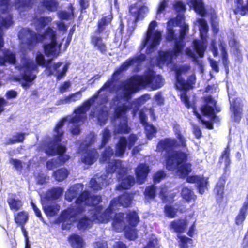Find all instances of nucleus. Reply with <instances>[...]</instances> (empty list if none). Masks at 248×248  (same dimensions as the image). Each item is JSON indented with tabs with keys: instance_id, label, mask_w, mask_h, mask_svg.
Returning a JSON list of instances; mask_svg holds the SVG:
<instances>
[{
	"instance_id": "nucleus-57",
	"label": "nucleus",
	"mask_w": 248,
	"mask_h": 248,
	"mask_svg": "<svg viewBox=\"0 0 248 248\" xmlns=\"http://www.w3.org/2000/svg\"><path fill=\"white\" fill-rule=\"evenodd\" d=\"M180 97L181 100L185 103L186 107L187 108H189L190 104L188 96L186 95V92L184 91L182 92L180 95Z\"/></svg>"
},
{
	"instance_id": "nucleus-52",
	"label": "nucleus",
	"mask_w": 248,
	"mask_h": 248,
	"mask_svg": "<svg viewBox=\"0 0 248 248\" xmlns=\"http://www.w3.org/2000/svg\"><path fill=\"white\" fill-rule=\"evenodd\" d=\"M174 7L177 12L183 13L185 11V5L181 1H176L174 4Z\"/></svg>"
},
{
	"instance_id": "nucleus-61",
	"label": "nucleus",
	"mask_w": 248,
	"mask_h": 248,
	"mask_svg": "<svg viewBox=\"0 0 248 248\" xmlns=\"http://www.w3.org/2000/svg\"><path fill=\"white\" fill-rule=\"evenodd\" d=\"M154 99L157 104L159 105H161L163 104L164 98L159 93H157L154 96Z\"/></svg>"
},
{
	"instance_id": "nucleus-56",
	"label": "nucleus",
	"mask_w": 248,
	"mask_h": 248,
	"mask_svg": "<svg viewBox=\"0 0 248 248\" xmlns=\"http://www.w3.org/2000/svg\"><path fill=\"white\" fill-rule=\"evenodd\" d=\"M10 162L17 170H20L22 168V162L20 160L15 159H11Z\"/></svg>"
},
{
	"instance_id": "nucleus-64",
	"label": "nucleus",
	"mask_w": 248,
	"mask_h": 248,
	"mask_svg": "<svg viewBox=\"0 0 248 248\" xmlns=\"http://www.w3.org/2000/svg\"><path fill=\"white\" fill-rule=\"evenodd\" d=\"M173 132H174L176 137L179 136V135H183L181 132L180 126L178 124H173Z\"/></svg>"
},
{
	"instance_id": "nucleus-9",
	"label": "nucleus",
	"mask_w": 248,
	"mask_h": 248,
	"mask_svg": "<svg viewBox=\"0 0 248 248\" xmlns=\"http://www.w3.org/2000/svg\"><path fill=\"white\" fill-rule=\"evenodd\" d=\"M112 225L117 232L124 231L125 237L129 240H134L138 237V230L136 227L140 222V217L136 210H129L124 213L120 212L112 215Z\"/></svg>"
},
{
	"instance_id": "nucleus-28",
	"label": "nucleus",
	"mask_w": 248,
	"mask_h": 248,
	"mask_svg": "<svg viewBox=\"0 0 248 248\" xmlns=\"http://www.w3.org/2000/svg\"><path fill=\"white\" fill-rule=\"evenodd\" d=\"M248 214V202H244L238 214L235 218V223L237 226H243L244 221Z\"/></svg>"
},
{
	"instance_id": "nucleus-8",
	"label": "nucleus",
	"mask_w": 248,
	"mask_h": 248,
	"mask_svg": "<svg viewBox=\"0 0 248 248\" xmlns=\"http://www.w3.org/2000/svg\"><path fill=\"white\" fill-rule=\"evenodd\" d=\"M164 84V79L162 76L156 75L152 70L145 71L141 76L135 75L124 81L122 84L124 100L126 101L131 97V95L139 90L140 87H149L152 90L162 87Z\"/></svg>"
},
{
	"instance_id": "nucleus-53",
	"label": "nucleus",
	"mask_w": 248,
	"mask_h": 248,
	"mask_svg": "<svg viewBox=\"0 0 248 248\" xmlns=\"http://www.w3.org/2000/svg\"><path fill=\"white\" fill-rule=\"evenodd\" d=\"M10 209L16 212L20 209L23 206L22 202H8Z\"/></svg>"
},
{
	"instance_id": "nucleus-41",
	"label": "nucleus",
	"mask_w": 248,
	"mask_h": 248,
	"mask_svg": "<svg viewBox=\"0 0 248 248\" xmlns=\"http://www.w3.org/2000/svg\"><path fill=\"white\" fill-rule=\"evenodd\" d=\"M42 5L48 11L54 12L57 10L58 3L56 0H44L42 2Z\"/></svg>"
},
{
	"instance_id": "nucleus-26",
	"label": "nucleus",
	"mask_w": 248,
	"mask_h": 248,
	"mask_svg": "<svg viewBox=\"0 0 248 248\" xmlns=\"http://www.w3.org/2000/svg\"><path fill=\"white\" fill-rule=\"evenodd\" d=\"M101 35L94 33L91 36V43L94 48L98 49L101 52H105L106 50V44L103 42Z\"/></svg>"
},
{
	"instance_id": "nucleus-47",
	"label": "nucleus",
	"mask_w": 248,
	"mask_h": 248,
	"mask_svg": "<svg viewBox=\"0 0 248 248\" xmlns=\"http://www.w3.org/2000/svg\"><path fill=\"white\" fill-rule=\"evenodd\" d=\"M110 132L108 128H105L102 132V141L101 147L104 146L110 138Z\"/></svg>"
},
{
	"instance_id": "nucleus-2",
	"label": "nucleus",
	"mask_w": 248,
	"mask_h": 248,
	"mask_svg": "<svg viewBox=\"0 0 248 248\" xmlns=\"http://www.w3.org/2000/svg\"><path fill=\"white\" fill-rule=\"evenodd\" d=\"M18 37L21 41V56L20 63L16 66L19 71L20 76L24 82L21 83L22 86L28 89L31 83L36 78L38 73V65L44 66L46 60L44 56L40 52L36 54L35 62L24 55L26 50L33 49L38 42H44L50 40V42L43 45L46 55L50 58H57L60 53L61 43L58 44L56 42V32L50 27H48L43 34H37L28 28L21 29L19 33Z\"/></svg>"
},
{
	"instance_id": "nucleus-49",
	"label": "nucleus",
	"mask_w": 248,
	"mask_h": 248,
	"mask_svg": "<svg viewBox=\"0 0 248 248\" xmlns=\"http://www.w3.org/2000/svg\"><path fill=\"white\" fill-rule=\"evenodd\" d=\"M230 149L228 146L223 151L221 155V160H224L226 167H227L230 163Z\"/></svg>"
},
{
	"instance_id": "nucleus-44",
	"label": "nucleus",
	"mask_w": 248,
	"mask_h": 248,
	"mask_svg": "<svg viewBox=\"0 0 248 248\" xmlns=\"http://www.w3.org/2000/svg\"><path fill=\"white\" fill-rule=\"evenodd\" d=\"M25 138V134L16 133L12 138L9 139L8 143L10 144L15 143L16 142H22Z\"/></svg>"
},
{
	"instance_id": "nucleus-22",
	"label": "nucleus",
	"mask_w": 248,
	"mask_h": 248,
	"mask_svg": "<svg viewBox=\"0 0 248 248\" xmlns=\"http://www.w3.org/2000/svg\"><path fill=\"white\" fill-rule=\"evenodd\" d=\"M13 24L12 16L10 15L0 17V49L3 45L4 30H7Z\"/></svg>"
},
{
	"instance_id": "nucleus-43",
	"label": "nucleus",
	"mask_w": 248,
	"mask_h": 248,
	"mask_svg": "<svg viewBox=\"0 0 248 248\" xmlns=\"http://www.w3.org/2000/svg\"><path fill=\"white\" fill-rule=\"evenodd\" d=\"M70 9L71 10V12H68L64 11H60L58 13V15L59 17L61 19H65V20H69L73 18L74 15H73V8L72 7V4L70 5Z\"/></svg>"
},
{
	"instance_id": "nucleus-58",
	"label": "nucleus",
	"mask_w": 248,
	"mask_h": 248,
	"mask_svg": "<svg viewBox=\"0 0 248 248\" xmlns=\"http://www.w3.org/2000/svg\"><path fill=\"white\" fill-rule=\"evenodd\" d=\"M17 93L15 90H11L7 91L6 93V97L7 99H14L16 97Z\"/></svg>"
},
{
	"instance_id": "nucleus-32",
	"label": "nucleus",
	"mask_w": 248,
	"mask_h": 248,
	"mask_svg": "<svg viewBox=\"0 0 248 248\" xmlns=\"http://www.w3.org/2000/svg\"><path fill=\"white\" fill-rule=\"evenodd\" d=\"M230 102L231 104L230 109L233 113L234 120L236 122H239L241 119L242 106L237 99L233 102L230 100Z\"/></svg>"
},
{
	"instance_id": "nucleus-11",
	"label": "nucleus",
	"mask_w": 248,
	"mask_h": 248,
	"mask_svg": "<svg viewBox=\"0 0 248 248\" xmlns=\"http://www.w3.org/2000/svg\"><path fill=\"white\" fill-rule=\"evenodd\" d=\"M157 25V23L155 21H153L150 23L141 41L140 49H143L146 46L147 54L153 52L161 42L162 32L160 30H155Z\"/></svg>"
},
{
	"instance_id": "nucleus-60",
	"label": "nucleus",
	"mask_w": 248,
	"mask_h": 248,
	"mask_svg": "<svg viewBox=\"0 0 248 248\" xmlns=\"http://www.w3.org/2000/svg\"><path fill=\"white\" fill-rule=\"evenodd\" d=\"M94 247L95 248H107V244L104 241H97L94 243Z\"/></svg>"
},
{
	"instance_id": "nucleus-54",
	"label": "nucleus",
	"mask_w": 248,
	"mask_h": 248,
	"mask_svg": "<svg viewBox=\"0 0 248 248\" xmlns=\"http://www.w3.org/2000/svg\"><path fill=\"white\" fill-rule=\"evenodd\" d=\"M71 87V82L69 81H65L59 87V91L61 93L67 92Z\"/></svg>"
},
{
	"instance_id": "nucleus-30",
	"label": "nucleus",
	"mask_w": 248,
	"mask_h": 248,
	"mask_svg": "<svg viewBox=\"0 0 248 248\" xmlns=\"http://www.w3.org/2000/svg\"><path fill=\"white\" fill-rule=\"evenodd\" d=\"M187 4L202 16L206 14L202 0H187Z\"/></svg>"
},
{
	"instance_id": "nucleus-14",
	"label": "nucleus",
	"mask_w": 248,
	"mask_h": 248,
	"mask_svg": "<svg viewBox=\"0 0 248 248\" xmlns=\"http://www.w3.org/2000/svg\"><path fill=\"white\" fill-rule=\"evenodd\" d=\"M147 115H150L153 120H155L154 110L152 108H144L140 111V119L141 123L144 126L146 136L151 140L156 133V129L150 124L147 123Z\"/></svg>"
},
{
	"instance_id": "nucleus-19",
	"label": "nucleus",
	"mask_w": 248,
	"mask_h": 248,
	"mask_svg": "<svg viewBox=\"0 0 248 248\" xmlns=\"http://www.w3.org/2000/svg\"><path fill=\"white\" fill-rule=\"evenodd\" d=\"M190 69V66L188 65H184L176 67L175 68L176 83V87L181 90H186L187 88L185 80L183 79L181 75L185 74Z\"/></svg>"
},
{
	"instance_id": "nucleus-59",
	"label": "nucleus",
	"mask_w": 248,
	"mask_h": 248,
	"mask_svg": "<svg viewBox=\"0 0 248 248\" xmlns=\"http://www.w3.org/2000/svg\"><path fill=\"white\" fill-rule=\"evenodd\" d=\"M33 210L35 212V215L39 218L41 220H43V217L42 216L41 211L37 207L34 202H31Z\"/></svg>"
},
{
	"instance_id": "nucleus-38",
	"label": "nucleus",
	"mask_w": 248,
	"mask_h": 248,
	"mask_svg": "<svg viewBox=\"0 0 248 248\" xmlns=\"http://www.w3.org/2000/svg\"><path fill=\"white\" fill-rule=\"evenodd\" d=\"M225 184V180L220 179L214 189V192L217 200H221L223 198Z\"/></svg>"
},
{
	"instance_id": "nucleus-48",
	"label": "nucleus",
	"mask_w": 248,
	"mask_h": 248,
	"mask_svg": "<svg viewBox=\"0 0 248 248\" xmlns=\"http://www.w3.org/2000/svg\"><path fill=\"white\" fill-rule=\"evenodd\" d=\"M168 1L166 0H163L160 2L156 13V18L160 17V15L164 13L165 9L168 7Z\"/></svg>"
},
{
	"instance_id": "nucleus-51",
	"label": "nucleus",
	"mask_w": 248,
	"mask_h": 248,
	"mask_svg": "<svg viewBox=\"0 0 248 248\" xmlns=\"http://www.w3.org/2000/svg\"><path fill=\"white\" fill-rule=\"evenodd\" d=\"M211 20L213 32L217 33L218 30V22L216 15H213L211 16Z\"/></svg>"
},
{
	"instance_id": "nucleus-20",
	"label": "nucleus",
	"mask_w": 248,
	"mask_h": 248,
	"mask_svg": "<svg viewBox=\"0 0 248 248\" xmlns=\"http://www.w3.org/2000/svg\"><path fill=\"white\" fill-rule=\"evenodd\" d=\"M186 181L188 183H196L199 192L202 194L208 189L207 178L200 176L194 175L187 177Z\"/></svg>"
},
{
	"instance_id": "nucleus-23",
	"label": "nucleus",
	"mask_w": 248,
	"mask_h": 248,
	"mask_svg": "<svg viewBox=\"0 0 248 248\" xmlns=\"http://www.w3.org/2000/svg\"><path fill=\"white\" fill-rule=\"evenodd\" d=\"M150 170L147 164L140 163L135 169L137 181L139 184H143L146 179Z\"/></svg>"
},
{
	"instance_id": "nucleus-42",
	"label": "nucleus",
	"mask_w": 248,
	"mask_h": 248,
	"mask_svg": "<svg viewBox=\"0 0 248 248\" xmlns=\"http://www.w3.org/2000/svg\"><path fill=\"white\" fill-rule=\"evenodd\" d=\"M183 198L186 201L195 200L196 196L194 192L187 187L183 188L181 193Z\"/></svg>"
},
{
	"instance_id": "nucleus-45",
	"label": "nucleus",
	"mask_w": 248,
	"mask_h": 248,
	"mask_svg": "<svg viewBox=\"0 0 248 248\" xmlns=\"http://www.w3.org/2000/svg\"><path fill=\"white\" fill-rule=\"evenodd\" d=\"M146 198L153 199L155 196V186L152 185L146 188L144 192Z\"/></svg>"
},
{
	"instance_id": "nucleus-63",
	"label": "nucleus",
	"mask_w": 248,
	"mask_h": 248,
	"mask_svg": "<svg viewBox=\"0 0 248 248\" xmlns=\"http://www.w3.org/2000/svg\"><path fill=\"white\" fill-rule=\"evenodd\" d=\"M193 133L196 138L199 139L201 137L202 132L200 128L197 125H193Z\"/></svg>"
},
{
	"instance_id": "nucleus-3",
	"label": "nucleus",
	"mask_w": 248,
	"mask_h": 248,
	"mask_svg": "<svg viewBox=\"0 0 248 248\" xmlns=\"http://www.w3.org/2000/svg\"><path fill=\"white\" fill-rule=\"evenodd\" d=\"M67 209L62 210L58 217L59 222L62 223L63 230H69L73 221L78 216L82 215L86 210L85 206H92L89 211L90 217L84 215L77 220L76 227L80 231H85L91 228L93 222L107 223L112 218V215L116 210L117 206H123L128 207L132 202H109L108 207L104 209L103 206L99 205L100 202H75Z\"/></svg>"
},
{
	"instance_id": "nucleus-37",
	"label": "nucleus",
	"mask_w": 248,
	"mask_h": 248,
	"mask_svg": "<svg viewBox=\"0 0 248 248\" xmlns=\"http://www.w3.org/2000/svg\"><path fill=\"white\" fill-rule=\"evenodd\" d=\"M10 0H0V17L12 15L10 14V10L12 8V5L10 3Z\"/></svg>"
},
{
	"instance_id": "nucleus-29",
	"label": "nucleus",
	"mask_w": 248,
	"mask_h": 248,
	"mask_svg": "<svg viewBox=\"0 0 248 248\" xmlns=\"http://www.w3.org/2000/svg\"><path fill=\"white\" fill-rule=\"evenodd\" d=\"M82 97L81 91H78L69 95L64 96L58 100L56 103L57 105L70 104L79 100Z\"/></svg>"
},
{
	"instance_id": "nucleus-1",
	"label": "nucleus",
	"mask_w": 248,
	"mask_h": 248,
	"mask_svg": "<svg viewBox=\"0 0 248 248\" xmlns=\"http://www.w3.org/2000/svg\"><path fill=\"white\" fill-rule=\"evenodd\" d=\"M141 62H124L116 69L111 78L107 80L95 94L75 110L74 114L68 116L60 121L54 128L53 140L44 148L45 153L49 155H59L60 156L57 158L59 165L67 161L69 156L62 155L66 151V148L60 144L63 133L62 128L64 124L66 122L69 123L71 132L73 134H79L80 131V126L86 118V113L92 106L90 116L96 118L100 125L104 124L108 118V108L106 104L109 95L116 90L114 81L119 79L121 74L126 71L130 66L138 65Z\"/></svg>"
},
{
	"instance_id": "nucleus-35",
	"label": "nucleus",
	"mask_w": 248,
	"mask_h": 248,
	"mask_svg": "<svg viewBox=\"0 0 248 248\" xmlns=\"http://www.w3.org/2000/svg\"><path fill=\"white\" fill-rule=\"evenodd\" d=\"M28 220L29 215L26 211H22L14 215L15 222L19 226L25 225Z\"/></svg>"
},
{
	"instance_id": "nucleus-31",
	"label": "nucleus",
	"mask_w": 248,
	"mask_h": 248,
	"mask_svg": "<svg viewBox=\"0 0 248 248\" xmlns=\"http://www.w3.org/2000/svg\"><path fill=\"white\" fill-rule=\"evenodd\" d=\"M52 21V18L50 16L38 17L36 16L33 19V23L36 28V30L39 32L46 25L49 24Z\"/></svg>"
},
{
	"instance_id": "nucleus-39",
	"label": "nucleus",
	"mask_w": 248,
	"mask_h": 248,
	"mask_svg": "<svg viewBox=\"0 0 248 248\" xmlns=\"http://www.w3.org/2000/svg\"><path fill=\"white\" fill-rule=\"evenodd\" d=\"M69 175V172L65 168H61L54 171L53 176L57 181H62L65 180Z\"/></svg>"
},
{
	"instance_id": "nucleus-27",
	"label": "nucleus",
	"mask_w": 248,
	"mask_h": 248,
	"mask_svg": "<svg viewBox=\"0 0 248 248\" xmlns=\"http://www.w3.org/2000/svg\"><path fill=\"white\" fill-rule=\"evenodd\" d=\"M63 192L62 187H53L49 189L43 196L48 200H58L62 195Z\"/></svg>"
},
{
	"instance_id": "nucleus-10",
	"label": "nucleus",
	"mask_w": 248,
	"mask_h": 248,
	"mask_svg": "<svg viewBox=\"0 0 248 248\" xmlns=\"http://www.w3.org/2000/svg\"><path fill=\"white\" fill-rule=\"evenodd\" d=\"M197 24L199 26V31L201 38V40H194L193 46L186 49V54L191 58L198 65H201L202 62L198 60L197 55L202 57L206 49L207 44V33L208 26L205 19L201 18L197 20Z\"/></svg>"
},
{
	"instance_id": "nucleus-7",
	"label": "nucleus",
	"mask_w": 248,
	"mask_h": 248,
	"mask_svg": "<svg viewBox=\"0 0 248 248\" xmlns=\"http://www.w3.org/2000/svg\"><path fill=\"white\" fill-rule=\"evenodd\" d=\"M176 19L177 20H181V22L178 23L180 24L181 27L179 35L177 37L176 35L174 34V31L170 27V25L173 24V22L171 20L169 21L167 26V39L169 41H174V48L166 51H160L159 53V57L157 64L160 68L166 65L172 69H173L174 65L173 64L174 60L181 53L184 46L183 40L188 30V26L183 22L184 17L183 16H178Z\"/></svg>"
},
{
	"instance_id": "nucleus-40",
	"label": "nucleus",
	"mask_w": 248,
	"mask_h": 248,
	"mask_svg": "<svg viewBox=\"0 0 248 248\" xmlns=\"http://www.w3.org/2000/svg\"><path fill=\"white\" fill-rule=\"evenodd\" d=\"M219 47L221 53L223 63L225 66L226 72L228 73L229 61L227 59V52L226 50V44L223 42H220Z\"/></svg>"
},
{
	"instance_id": "nucleus-6",
	"label": "nucleus",
	"mask_w": 248,
	"mask_h": 248,
	"mask_svg": "<svg viewBox=\"0 0 248 248\" xmlns=\"http://www.w3.org/2000/svg\"><path fill=\"white\" fill-rule=\"evenodd\" d=\"M123 83L124 81L121 83L120 88L118 90V92L120 93V96L115 97L110 103V107L114 111L113 121L115 124L114 132L115 134L128 133L130 128L127 124L128 120L126 115L127 110L130 109L131 107L134 106L133 109V114L134 116H135L139 109V107L144 104L151 98L149 95L145 94L135 100L133 104L130 105L128 101L131 98L126 101L124 100L122 91V84Z\"/></svg>"
},
{
	"instance_id": "nucleus-24",
	"label": "nucleus",
	"mask_w": 248,
	"mask_h": 248,
	"mask_svg": "<svg viewBox=\"0 0 248 248\" xmlns=\"http://www.w3.org/2000/svg\"><path fill=\"white\" fill-rule=\"evenodd\" d=\"M43 209L45 214L49 217L57 215L60 209L57 202H42Z\"/></svg>"
},
{
	"instance_id": "nucleus-12",
	"label": "nucleus",
	"mask_w": 248,
	"mask_h": 248,
	"mask_svg": "<svg viewBox=\"0 0 248 248\" xmlns=\"http://www.w3.org/2000/svg\"><path fill=\"white\" fill-rule=\"evenodd\" d=\"M83 187L82 184H77L71 186L65 193V200L68 202H72L76 199L75 202H102L103 199L101 197L96 196L92 197L88 191L83 192L77 199V197Z\"/></svg>"
},
{
	"instance_id": "nucleus-21",
	"label": "nucleus",
	"mask_w": 248,
	"mask_h": 248,
	"mask_svg": "<svg viewBox=\"0 0 248 248\" xmlns=\"http://www.w3.org/2000/svg\"><path fill=\"white\" fill-rule=\"evenodd\" d=\"M129 12L134 17V21L137 22L144 18L148 12V8L145 6L140 7L137 5L134 4L130 7Z\"/></svg>"
},
{
	"instance_id": "nucleus-18",
	"label": "nucleus",
	"mask_w": 248,
	"mask_h": 248,
	"mask_svg": "<svg viewBox=\"0 0 248 248\" xmlns=\"http://www.w3.org/2000/svg\"><path fill=\"white\" fill-rule=\"evenodd\" d=\"M206 104L202 108V111L204 115L210 117L212 121H216L218 119L214 113V107L216 106V101L210 96H207L204 97Z\"/></svg>"
},
{
	"instance_id": "nucleus-13",
	"label": "nucleus",
	"mask_w": 248,
	"mask_h": 248,
	"mask_svg": "<svg viewBox=\"0 0 248 248\" xmlns=\"http://www.w3.org/2000/svg\"><path fill=\"white\" fill-rule=\"evenodd\" d=\"M95 140L94 133L91 132L86 138L85 141L79 147V152H82L81 159L83 163L88 165L93 164L98 157V153L95 149L89 150V145L93 143Z\"/></svg>"
},
{
	"instance_id": "nucleus-17",
	"label": "nucleus",
	"mask_w": 248,
	"mask_h": 248,
	"mask_svg": "<svg viewBox=\"0 0 248 248\" xmlns=\"http://www.w3.org/2000/svg\"><path fill=\"white\" fill-rule=\"evenodd\" d=\"M112 19L111 15H108L103 17L98 22L97 29L94 33L101 35L103 38H107L109 34V29L108 26Z\"/></svg>"
},
{
	"instance_id": "nucleus-25",
	"label": "nucleus",
	"mask_w": 248,
	"mask_h": 248,
	"mask_svg": "<svg viewBox=\"0 0 248 248\" xmlns=\"http://www.w3.org/2000/svg\"><path fill=\"white\" fill-rule=\"evenodd\" d=\"M186 211L185 207H180L178 205L167 204L164 207V212L166 216L170 218H174L177 213H184Z\"/></svg>"
},
{
	"instance_id": "nucleus-5",
	"label": "nucleus",
	"mask_w": 248,
	"mask_h": 248,
	"mask_svg": "<svg viewBox=\"0 0 248 248\" xmlns=\"http://www.w3.org/2000/svg\"><path fill=\"white\" fill-rule=\"evenodd\" d=\"M176 139L168 138L161 140L158 143L157 150L169 151L166 160V168L170 170H177V174L181 178L186 177L191 171L190 164H184L188 153L186 138L183 135Z\"/></svg>"
},
{
	"instance_id": "nucleus-36",
	"label": "nucleus",
	"mask_w": 248,
	"mask_h": 248,
	"mask_svg": "<svg viewBox=\"0 0 248 248\" xmlns=\"http://www.w3.org/2000/svg\"><path fill=\"white\" fill-rule=\"evenodd\" d=\"M236 7L234 9L235 14H240L242 16L248 13V0H246V4H243V0H237L235 2Z\"/></svg>"
},
{
	"instance_id": "nucleus-15",
	"label": "nucleus",
	"mask_w": 248,
	"mask_h": 248,
	"mask_svg": "<svg viewBox=\"0 0 248 248\" xmlns=\"http://www.w3.org/2000/svg\"><path fill=\"white\" fill-rule=\"evenodd\" d=\"M138 138L134 134L130 135L128 139H126L124 137H121L116 146L115 156L117 157L123 156L126 146H127L128 148L130 149L135 144Z\"/></svg>"
},
{
	"instance_id": "nucleus-4",
	"label": "nucleus",
	"mask_w": 248,
	"mask_h": 248,
	"mask_svg": "<svg viewBox=\"0 0 248 248\" xmlns=\"http://www.w3.org/2000/svg\"><path fill=\"white\" fill-rule=\"evenodd\" d=\"M114 153L112 148L108 146L102 153L100 161L101 162L108 163L106 169L107 175L97 174L90 182V187L94 190H99L110 183L112 173L115 171L117 173V179L119 185L116 188L118 190L122 189L130 188L135 183L133 176L127 175V168L122 165V161L115 160L113 157Z\"/></svg>"
},
{
	"instance_id": "nucleus-50",
	"label": "nucleus",
	"mask_w": 248,
	"mask_h": 248,
	"mask_svg": "<svg viewBox=\"0 0 248 248\" xmlns=\"http://www.w3.org/2000/svg\"><path fill=\"white\" fill-rule=\"evenodd\" d=\"M59 166V164L57 158L52 159L47 162L46 167L48 170H53Z\"/></svg>"
},
{
	"instance_id": "nucleus-16",
	"label": "nucleus",
	"mask_w": 248,
	"mask_h": 248,
	"mask_svg": "<svg viewBox=\"0 0 248 248\" xmlns=\"http://www.w3.org/2000/svg\"><path fill=\"white\" fill-rule=\"evenodd\" d=\"M69 64L66 63L57 62L46 66V72L48 75H53L59 80L66 73Z\"/></svg>"
},
{
	"instance_id": "nucleus-34",
	"label": "nucleus",
	"mask_w": 248,
	"mask_h": 248,
	"mask_svg": "<svg viewBox=\"0 0 248 248\" xmlns=\"http://www.w3.org/2000/svg\"><path fill=\"white\" fill-rule=\"evenodd\" d=\"M188 224V222L186 219H178L177 220H173L171 222L170 226L171 228L176 232H183Z\"/></svg>"
},
{
	"instance_id": "nucleus-62",
	"label": "nucleus",
	"mask_w": 248,
	"mask_h": 248,
	"mask_svg": "<svg viewBox=\"0 0 248 248\" xmlns=\"http://www.w3.org/2000/svg\"><path fill=\"white\" fill-rule=\"evenodd\" d=\"M8 104V101L0 96V113L4 110V107Z\"/></svg>"
},
{
	"instance_id": "nucleus-46",
	"label": "nucleus",
	"mask_w": 248,
	"mask_h": 248,
	"mask_svg": "<svg viewBox=\"0 0 248 248\" xmlns=\"http://www.w3.org/2000/svg\"><path fill=\"white\" fill-rule=\"evenodd\" d=\"M180 248H189L187 243H192L193 240L191 238H188L185 235L179 236Z\"/></svg>"
},
{
	"instance_id": "nucleus-55",
	"label": "nucleus",
	"mask_w": 248,
	"mask_h": 248,
	"mask_svg": "<svg viewBox=\"0 0 248 248\" xmlns=\"http://www.w3.org/2000/svg\"><path fill=\"white\" fill-rule=\"evenodd\" d=\"M166 176L165 173L163 171H158L154 176V180L155 183H159L160 181L165 177Z\"/></svg>"
},
{
	"instance_id": "nucleus-33",
	"label": "nucleus",
	"mask_w": 248,
	"mask_h": 248,
	"mask_svg": "<svg viewBox=\"0 0 248 248\" xmlns=\"http://www.w3.org/2000/svg\"><path fill=\"white\" fill-rule=\"evenodd\" d=\"M68 240L73 248H83L84 242L83 238L78 234L73 233L69 235Z\"/></svg>"
}]
</instances>
